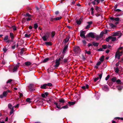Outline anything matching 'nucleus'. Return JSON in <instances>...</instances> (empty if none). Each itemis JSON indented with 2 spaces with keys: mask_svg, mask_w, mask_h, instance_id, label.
<instances>
[{
  "mask_svg": "<svg viewBox=\"0 0 123 123\" xmlns=\"http://www.w3.org/2000/svg\"><path fill=\"white\" fill-rule=\"evenodd\" d=\"M61 18H62L61 17H56L54 18H51L50 19L51 21H53L54 20H59L61 19Z\"/></svg>",
  "mask_w": 123,
  "mask_h": 123,
  "instance_id": "obj_11",
  "label": "nucleus"
},
{
  "mask_svg": "<svg viewBox=\"0 0 123 123\" xmlns=\"http://www.w3.org/2000/svg\"><path fill=\"white\" fill-rule=\"evenodd\" d=\"M85 53L87 54L88 55H90L91 54V52L90 51H87L86 50H85Z\"/></svg>",
  "mask_w": 123,
  "mask_h": 123,
  "instance_id": "obj_37",
  "label": "nucleus"
},
{
  "mask_svg": "<svg viewBox=\"0 0 123 123\" xmlns=\"http://www.w3.org/2000/svg\"><path fill=\"white\" fill-rule=\"evenodd\" d=\"M44 94L45 95H46V96H47L49 94V93L48 92H46L44 93Z\"/></svg>",
  "mask_w": 123,
  "mask_h": 123,
  "instance_id": "obj_64",
  "label": "nucleus"
},
{
  "mask_svg": "<svg viewBox=\"0 0 123 123\" xmlns=\"http://www.w3.org/2000/svg\"><path fill=\"white\" fill-rule=\"evenodd\" d=\"M89 37H91L92 38H95V35L92 32H90L87 35Z\"/></svg>",
  "mask_w": 123,
  "mask_h": 123,
  "instance_id": "obj_8",
  "label": "nucleus"
},
{
  "mask_svg": "<svg viewBox=\"0 0 123 123\" xmlns=\"http://www.w3.org/2000/svg\"><path fill=\"white\" fill-rule=\"evenodd\" d=\"M55 31H53L51 33L52 37H53L55 35Z\"/></svg>",
  "mask_w": 123,
  "mask_h": 123,
  "instance_id": "obj_34",
  "label": "nucleus"
},
{
  "mask_svg": "<svg viewBox=\"0 0 123 123\" xmlns=\"http://www.w3.org/2000/svg\"><path fill=\"white\" fill-rule=\"evenodd\" d=\"M10 36L11 37V39L13 40L14 38V36L13 34L12 33H10Z\"/></svg>",
  "mask_w": 123,
  "mask_h": 123,
  "instance_id": "obj_25",
  "label": "nucleus"
},
{
  "mask_svg": "<svg viewBox=\"0 0 123 123\" xmlns=\"http://www.w3.org/2000/svg\"><path fill=\"white\" fill-rule=\"evenodd\" d=\"M70 37L69 36L67 37L64 40V42L65 43H67Z\"/></svg>",
  "mask_w": 123,
  "mask_h": 123,
  "instance_id": "obj_24",
  "label": "nucleus"
},
{
  "mask_svg": "<svg viewBox=\"0 0 123 123\" xmlns=\"http://www.w3.org/2000/svg\"><path fill=\"white\" fill-rule=\"evenodd\" d=\"M87 23L88 24V25H91L92 24V21H90L88 22Z\"/></svg>",
  "mask_w": 123,
  "mask_h": 123,
  "instance_id": "obj_54",
  "label": "nucleus"
},
{
  "mask_svg": "<svg viewBox=\"0 0 123 123\" xmlns=\"http://www.w3.org/2000/svg\"><path fill=\"white\" fill-rule=\"evenodd\" d=\"M82 42L84 45H85L86 44V42L85 40H82Z\"/></svg>",
  "mask_w": 123,
  "mask_h": 123,
  "instance_id": "obj_47",
  "label": "nucleus"
},
{
  "mask_svg": "<svg viewBox=\"0 0 123 123\" xmlns=\"http://www.w3.org/2000/svg\"><path fill=\"white\" fill-rule=\"evenodd\" d=\"M68 47V46L67 45H66L64 47L63 50L62 52V53H63L64 54L65 53Z\"/></svg>",
  "mask_w": 123,
  "mask_h": 123,
  "instance_id": "obj_17",
  "label": "nucleus"
},
{
  "mask_svg": "<svg viewBox=\"0 0 123 123\" xmlns=\"http://www.w3.org/2000/svg\"><path fill=\"white\" fill-rule=\"evenodd\" d=\"M92 44L95 46H98V43L93 42Z\"/></svg>",
  "mask_w": 123,
  "mask_h": 123,
  "instance_id": "obj_32",
  "label": "nucleus"
},
{
  "mask_svg": "<svg viewBox=\"0 0 123 123\" xmlns=\"http://www.w3.org/2000/svg\"><path fill=\"white\" fill-rule=\"evenodd\" d=\"M89 85L87 84H86L85 86H83L81 87V88L84 90H85L86 89H88L89 88Z\"/></svg>",
  "mask_w": 123,
  "mask_h": 123,
  "instance_id": "obj_12",
  "label": "nucleus"
},
{
  "mask_svg": "<svg viewBox=\"0 0 123 123\" xmlns=\"http://www.w3.org/2000/svg\"><path fill=\"white\" fill-rule=\"evenodd\" d=\"M107 32V30H105V31H102L101 32V33L100 34V35H103L104 34H106Z\"/></svg>",
  "mask_w": 123,
  "mask_h": 123,
  "instance_id": "obj_36",
  "label": "nucleus"
},
{
  "mask_svg": "<svg viewBox=\"0 0 123 123\" xmlns=\"http://www.w3.org/2000/svg\"><path fill=\"white\" fill-rule=\"evenodd\" d=\"M12 28L14 31H15L16 30V27L15 26H12Z\"/></svg>",
  "mask_w": 123,
  "mask_h": 123,
  "instance_id": "obj_50",
  "label": "nucleus"
},
{
  "mask_svg": "<svg viewBox=\"0 0 123 123\" xmlns=\"http://www.w3.org/2000/svg\"><path fill=\"white\" fill-rule=\"evenodd\" d=\"M31 99L30 98H27L26 99V101L29 103H31L32 102L30 101Z\"/></svg>",
  "mask_w": 123,
  "mask_h": 123,
  "instance_id": "obj_35",
  "label": "nucleus"
},
{
  "mask_svg": "<svg viewBox=\"0 0 123 123\" xmlns=\"http://www.w3.org/2000/svg\"><path fill=\"white\" fill-rule=\"evenodd\" d=\"M8 107L10 109H11L12 108V105L10 104H9L8 105Z\"/></svg>",
  "mask_w": 123,
  "mask_h": 123,
  "instance_id": "obj_39",
  "label": "nucleus"
},
{
  "mask_svg": "<svg viewBox=\"0 0 123 123\" xmlns=\"http://www.w3.org/2000/svg\"><path fill=\"white\" fill-rule=\"evenodd\" d=\"M26 16V17H28V18H26V19L27 21L30 20L31 19V15L29 14L28 13H27Z\"/></svg>",
  "mask_w": 123,
  "mask_h": 123,
  "instance_id": "obj_7",
  "label": "nucleus"
},
{
  "mask_svg": "<svg viewBox=\"0 0 123 123\" xmlns=\"http://www.w3.org/2000/svg\"><path fill=\"white\" fill-rule=\"evenodd\" d=\"M105 56H102L99 59V60L101 62H103Z\"/></svg>",
  "mask_w": 123,
  "mask_h": 123,
  "instance_id": "obj_30",
  "label": "nucleus"
},
{
  "mask_svg": "<svg viewBox=\"0 0 123 123\" xmlns=\"http://www.w3.org/2000/svg\"><path fill=\"white\" fill-rule=\"evenodd\" d=\"M54 104L56 106V107L58 109H61V106H60V105L59 106L58 105V103L56 102H54Z\"/></svg>",
  "mask_w": 123,
  "mask_h": 123,
  "instance_id": "obj_15",
  "label": "nucleus"
},
{
  "mask_svg": "<svg viewBox=\"0 0 123 123\" xmlns=\"http://www.w3.org/2000/svg\"><path fill=\"white\" fill-rule=\"evenodd\" d=\"M28 88L29 90L31 92H33L35 90L33 84H30L28 86Z\"/></svg>",
  "mask_w": 123,
  "mask_h": 123,
  "instance_id": "obj_3",
  "label": "nucleus"
},
{
  "mask_svg": "<svg viewBox=\"0 0 123 123\" xmlns=\"http://www.w3.org/2000/svg\"><path fill=\"white\" fill-rule=\"evenodd\" d=\"M41 96L43 98H45V95L44 93L42 94L41 95Z\"/></svg>",
  "mask_w": 123,
  "mask_h": 123,
  "instance_id": "obj_57",
  "label": "nucleus"
},
{
  "mask_svg": "<svg viewBox=\"0 0 123 123\" xmlns=\"http://www.w3.org/2000/svg\"><path fill=\"white\" fill-rule=\"evenodd\" d=\"M111 37V40L112 41H115L117 39V38L116 37H113L112 36Z\"/></svg>",
  "mask_w": 123,
  "mask_h": 123,
  "instance_id": "obj_20",
  "label": "nucleus"
},
{
  "mask_svg": "<svg viewBox=\"0 0 123 123\" xmlns=\"http://www.w3.org/2000/svg\"><path fill=\"white\" fill-rule=\"evenodd\" d=\"M102 47L103 49H106V45H102Z\"/></svg>",
  "mask_w": 123,
  "mask_h": 123,
  "instance_id": "obj_59",
  "label": "nucleus"
},
{
  "mask_svg": "<svg viewBox=\"0 0 123 123\" xmlns=\"http://www.w3.org/2000/svg\"><path fill=\"white\" fill-rule=\"evenodd\" d=\"M103 74V73H102L100 74L99 75V78L100 79H101L102 77V75Z\"/></svg>",
  "mask_w": 123,
  "mask_h": 123,
  "instance_id": "obj_49",
  "label": "nucleus"
},
{
  "mask_svg": "<svg viewBox=\"0 0 123 123\" xmlns=\"http://www.w3.org/2000/svg\"><path fill=\"white\" fill-rule=\"evenodd\" d=\"M113 35L114 36H118L119 37H120L121 36V33L119 31H117L113 33Z\"/></svg>",
  "mask_w": 123,
  "mask_h": 123,
  "instance_id": "obj_5",
  "label": "nucleus"
},
{
  "mask_svg": "<svg viewBox=\"0 0 123 123\" xmlns=\"http://www.w3.org/2000/svg\"><path fill=\"white\" fill-rule=\"evenodd\" d=\"M46 84L47 85V86H52V84L50 83H49L47 84Z\"/></svg>",
  "mask_w": 123,
  "mask_h": 123,
  "instance_id": "obj_42",
  "label": "nucleus"
},
{
  "mask_svg": "<svg viewBox=\"0 0 123 123\" xmlns=\"http://www.w3.org/2000/svg\"><path fill=\"white\" fill-rule=\"evenodd\" d=\"M123 87L122 86H118L117 87V89L119 90H121L122 88H123Z\"/></svg>",
  "mask_w": 123,
  "mask_h": 123,
  "instance_id": "obj_38",
  "label": "nucleus"
},
{
  "mask_svg": "<svg viewBox=\"0 0 123 123\" xmlns=\"http://www.w3.org/2000/svg\"><path fill=\"white\" fill-rule=\"evenodd\" d=\"M123 49V47H120L118 49L115 55L116 58H117L118 59H120V56L122 55L123 54V52L122 50Z\"/></svg>",
  "mask_w": 123,
  "mask_h": 123,
  "instance_id": "obj_1",
  "label": "nucleus"
},
{
  "mask_svg": "<svg viewBox=\"0 0 123 123\" xmlns=\"http://www.w3.org/2000/svg\"><path fill=\"white\" fill-rule=\"evenodd\" d=\"M115 72L117 73H118L119 70H115Z\"/></svg>",
  "mask_w": 123,
  "mask_h": 123,
  "instance_id": "obj_62",
  "label": "nucleus"
},
{
  "mask_svg": "<svg viewBox=\"0 0 123 123\" xmlns=\"http://www.w3.org/2000/svg\"><path fill=\"white\" fill-rule=\"evenodd\" d=\"M68 104L67 105L63 106H62L61 108V109H67L68 108Z\"/></svg>",
  "mask_w": 123,
  "mask_h": 123,
  "instance_id": "obj_28",
  "label": "nucleus"
},
{
  "mask_svg": "<svg viewBox=\"0 0 123 123\" xmlns=\"http://www.w3.org/2000/svg\"><path fill=\"white\" fill-rule=\"evenodd\" d=\"M82 20V19L81 18L77 20L76 21L77 23L78 24H80L81 23Z\"/></svg>",
  "mask_w": 123,
  "mask_h": 123,
  "instance_id": "obj_21",
  "label": "nucleus"
},
{
  "mask_svg": "<svg viewBox=\"0 0 123 123\" xmlns=\"http://www.w3.org/2000/svg\"><path fill=\"white\" fill-rule=\"evenodd\" d=\"M75 102H70L69 101L68 102V104H69L70 106L72 105H73L75 104Z\"/></svg>",
  "mask_w": 123,
  "mask_h": 123,
  "instance_id": "obj_14",
  "label": "nucleus"
},
{
  "mask_svg": "<svg viewBox=\"0 0 123 123\" xmlns=\"http://www.w3.org/2000/svg\"><path fill=\"white\" fill-rule=\"evenodd\" d=\"M49 60V58H47L44 59L43 61V62L44 63L48 61Z\"/></svg>",
  "mask_w": 123,
  "mask_h": 123,
  "instance_id": "obj_31",
  "label": "nucleus"
},
{
  "mask_svg": "<svg viewBox=\"0 0 123 123\" xmlns=\"http://www.w3.org/2000/svg\"><path fill=\"white\" fill-rule=\"evenodd\" d=\"M117 78L116 77H114L111 79L112 81L113 82H115L116 81Z\"/></svg>",
  "mask_w": 123,
  "mask_h": 123,
  "instance_id": "obj_26",
  "label": "nucleus"
},
{
  "mask_svg": "<svg viewBox=\"0 0 123 123\" xmlns=\"http://www.w3.org/2000/svg\"><path fill=\"white\" fill-rule=\"evenodd\" d=\"M110 25L111 27L112 28H114L116 27V26L115 25L111 23L110 24Z\"/></svg>",
  "mask_w": 123,
  "mask_h": 123,
  "instance_id": "obj_27",
  "label": "nucleus"
},
{
  "mask_svg": "<svg viewBox=\"0 0 123 123\" xmlns=\"http://www.w3.org/2000/svg\"><path fill=\"white\" fill-rule=\"evenodd\" d=\"M96 36V39H99L100 38V37L99 36H98V35Z\"/></svg>",
  "mask_w": 123,
  "mask_h": 123,
  "instance_id": "obj_63",
  "label": "nucleus"
},
{
  "mask_svg": "<svg viewBox=\"0 0 123 123\" xmlns=\"http://www.w3.org/2000/svg\"><path fill=\"white\" fill-rule=\"evenodd\" d=\"M47 85L46 84H44L42 85H41L40 88L42 89H46V88Z\"/></svg>",
  "mask_w": 123,
  "mask_h": 123,
  "instance_id": "obj_13",
  "label": "nucleus"
},
{
  "mask_svg": "<svg viewBox=\"0 0 123 123\" xmlns=\"http://www.w3.org/2000/svg\"><path fill=\"white\" fill-rule=\"evenodd\" d=\"M85 31H83L80 32V36L83 38H85L86 37L85 35Z\"/></svg>",
  "mask_w": 123,
  "mask_h": 123,
  "instance_id": "obj_6",
  "label": "nucleus"
},
{
  "mask_svg": "<svg viewBox=\"0 0 123 123\" xmlns=\"http://www.w3.org/2000/svg\"><path fill=\"white\" fill-rule=\"evenodd\" d=\"M7 94L5 91L3 93V95L4 97H6Z\"/></svg>",
  "mask_w": 123,
  "mask_h": 123,
  "instance_id": "obj_33",
  "label": "nucleus"
},
{
  "mask_svg": "<svg viewBox=\"0 0 123 123\" xmlns=\"http://www.w3.org/2000/svg\"><path fill=\"white\" fill-rule=\"evenodd\" d=\"M3 50L5 52H6V51L7 49L6 48L4 47L3 49Z\"/></svg>",
  "mask_w": 123,
  "mask_h": 123,
  "instance_id": "obj_52",
  "label": "nucleus"
},
{
  "mask_svg": "<svg viewBox=\"0 0 123 123\" xmlns=\"http://www.w3.org/2000/svg\"><path fill=\"white\" fill-rule=\"evenodd\" d=\"M110 19L111 20H114L116 21H118L120 20V18L118 17L113 18L111 17L110 18Z\"/></svg>",
  "mask_w": 123,
  "mask_h": 123,
  "instance_id": "obj_9",
  "label": "nucleus"
},
{
  "mask_svg": "<svg viewBox=\"0 0 123 123\" xmlns=\"http://www.w3.org/2000/svg\"><path fill=\"white\" fill-rule=\"evenodd\" d=\"M49 37V35H45L43 37H42L44 41H47V38H48Z\"/></svg>",
  "mask_w": 123,
  "mask_h": 123,
  "instance_id": "obj_10",
  "label": "nucleus"
},
{
  "mask_svg": "<svg viewBox=\"0 0 123 123\" xmlns=\"http://www.w3.org/2000/svg\"><path fill=\"white\" fill-rule=\"evenodd\" d=\"M19 104H18L16 105L15 106V108H18L19 106Z\"/></svg>",
  "mask_w": 123,
  "mask_h": 123,
  "instance_id": "obj_60",
  "label": "nucleus"
},
{
  "mask_svg": "<svg viewBox=\"0 0 123 123\" xmlns=\"http://www.w3.org/2000/svg\"><path fill=\"white\" fill-rule=\"evenodd\" d=\"M19 96L20 97H21L23 96V94L22 93L19 92Z\"/></svg>",
  "mask_w": 123,
  "mask_h": 123,
  "instance_id": "obj_58",
  "label": "nucleus"
},
{
  "mask_svg": "<svg viewBox=\"0 0 123 123\" xmlns=\"http://www.w3.org/2000/svg\"><path fill=\"white\" fill-rule=\"evenodd\" d=\"M116 82L118 83V84L119 83H120L121 82V80L120 79H118L117 80H116Z\"/></svg>",
  "mask_w": 123,
  "mask_h": 123,
  "instance_id": "obj_51",
  "label": "nucleus"
},
{
  "mask_svg": "<svg viewBox=\"0 0 123 123\" xmlns=\"http://www.w3.org/2000/svg\"><path fill=\"white\" fill-rule=\"evenodd\" d=\"M12 81V79H9L7 81V83H10Z\"/></svg>",
  "mask_w": 123,
  "mask_h": 123,
  "instance_id": "obj_48",
  "label": "nucleus"
},
{
  "mask_svg": "<svg viewBox=\"0 0 123 123\" xmlns=\"http://www.w3.org/2000/svg\"><path fill=\"white\" fill-rule=\"evenodd\" d=\"M18 65H16L15 66L14 68V69H17L18 68Z\"/></svg>",
  "mask_w": 123,
  "mask_h": 123,
  "instance_id": "obj_61",
  "label": "nucleus"
},
{
  "mask_svg": "<svg viewBox=\"0 0 123 123\" xmlns=\"http://www.w3.org/2000/svg\"><path fill=\"white\" fill-rule=\"evenodd\" d=\"M9 72L11 73H15L17 72V70H9Z\"/></svg>",
  "mask_w": 123,
  "mask_h": 123,
  "instance_id": "obj_18",
  "label": "nucleus"
},
{
  "mask_svg": "<svg viewBox=\"0 0 123 123\" xmlns=\"http://www.w3.org/2000/svg\"><path fill=\"white\" fill-rule=\"evenodd\" d=\"M68 61V60L66 59H63V61L64 63H66Z\"/></svg>",
  "mask_w": 123,
  "mask_h": 123,
  "instance_id": "obj_53",
  "label": "nucleus"
},
{
  "mask_svg": "<svg viewBox=\"0 0 123 123\" xmlns=\"http://www.w3.org/2000/svg\"><path fill=\"white\" fill-rule=\"evenodd\" d=\"M59 102H60V103H65V100L63 98H62L61 99H60L59 100Z\"/></svg>",
  "mask_w": 123,
  "mask_h": 123,
  "instance_id": "obj_22",
  "label": "nucleus"
},
{
  "mask_svg": "<svg viewBox=\"0 0 123 123\" xmlns=\"http://www.w3.org/2000/svg\"><path fill=\"white\" fill-rule=\"evenodd\" d=\"M100 0H94V1H92V3L93 4V5H95V1H96V2L98 3L99 2V1Z\"/></svg>",
  "mask_w": 123,
  "mask_h": 123,
  "instance_id": "obj_29",
  "label": "nucleus"
},
{
  "mask_svg": "<svg viewBox=\"0 0 123 123\" xmlns=\"http://www.w3.org/2000/svg\"><path fill=\"white\" fill-rule=\"evenodd\" d=\"M74 51L76 53H79L81 51V49L78 46H75L74 48Z\"/></svg>",
  "mask_w": 123,
  "mask_h": 123,
  "instance_id": "obj_4",
  "label": "nucleus"
},
{
  "mask_svg": "<svg viewBox=\"0 0 123 123\" xmlns=\"http://www.w3.org/2000/svg\"><path fill=\"white\" fill-rule=\"evenodd\" d=\"M119 62H118L116 64V66L117 67L115 69H119V68H120Z\"/></svg>",
  "mask_w": 123,
  "mask_h": 123,
  "instance_id": "obj_16",
  "label": "nucleus"
},
{
  "mask_svg": "<svg viewBox=\"0 0 123 123\" xmlns=\"http://www.w3.org/2000/svg\"><path fill=\"white\" fill-rule=\"evenodd\" d=\"M101 62L100 61H99L97 63V65H99L101 64Z\"/></svg>",
  "mask_w": 123,
  "mask_h": 123,
  "instance_id": "obj_55",
  "label": "nucleus"
},
{
  "mask_svg": "<svg viewBox=\"0 0 123 123\" xmlns=\"http://www.w3.org/2000/svg\"><path fill=\"white\" fill-rule=\"evenodd\" d=\"M8 39V36L7 35H6V36L4 38V40H7Z\"/></svg>",
  "mask_w": 123,
  "mask_h": 123,
  "instance_id": "obj_43",
  "label": "nucleus"
},
{
  "mask_svg": "<svg viewBox=\"0 0 123 123\" xmlns=\"http://www.w3.org/2000/svg\"><path fill=\"white\" fill-rule=\"evenodd\" d=\"M111 37H108V38H107L106 39V40L107 42L109 41L110 40H111Z\"/></svg>",
  "mask_w": 123,
  "mask_h": 123,
  "instance_id": "obj_41",
  "label": "nucleus"
},
{
  "mask_svg": "<svg viewBox=\"0 0 123 123\" xmlns=\"http://www.w3.org/2000/svg\"><path fill=\"white\" fill-rule=\"evenodd\" d=\"M38 26L37 24L35 23L34 25V28L35 29H36L37 28Z\"/></svg>",
  "mask_w": 123,
  "mask_h": 123,
  "instance_id": "obj_40",
  "label": "nucleus"
},
{
  "mask_svg": "<svg viewBox=\"0 0 123 123\" xmlns=\"http://www.w3.org/2000/svg\"><path fill=\"white\" fill-rule=\"evenodd\" d=\"M63 58H59L58 59L56 60L55 61V67L56 68L58 67L60 64V62L62 59Z\"/></svg>",
  "mask_w": 123,
  "mask_h": 123,
  "instance_id": "obj_2",
  "label": "nucleus"
},
{
  "mask_svg": "<svg viewBox=\"0 0 123 123\" xmlns=\"http://www.w3.org/2000/svg\"><path fill=\"white\" fill-rule=\"evenodd\" d=\"M99 79V78L98 77L97 78H94V80L95 82Z\"/></svg>",
  "mask_w": 123,
  "mask_h": 123,
  "instance_id": "obj_45",
  "label": "nucleus"
},
{
  "mask_svg": "<svg viewBox=\"0 0 123 123\" xmlns=\"http://www.w3.org/2000/svg\"><path fill=\"white\" fill-rule=\"evenodd\" d=\"M14 109L13 108H12V109L11 110V111L10 112V115H11L12 114L14 111Z\"/></svg>",
  "mask_w": 123,
  "mask_h": 123,
  "instance_id": "obj_44",
  "label": "nucleus"
},
{
  "mask_svg": "<svg viewBox=\"0 0 123 123\" xmlns=\"http://www.w3.org/2000/svg\"><path fill=\"white\" fill-rule=\"evenodd\" d=\"M110 77V75H108L105 78V80H108L109 79V78Z\"/></svg>",
  "mask_w": 123,
  "mask_h": 123,
  "instance_id": "obj_46",
  "label": "nucleus"
},
{
  "mask_svg": "<svg viewBox=\"0 0 123 123\" xmlns=\"http://www.w3.org/2000/svg\"><path fill=\"white\" fill-rule=\"evenodd\" d=\"M90 25H88L86 27V29H87L89 28L90 27Z\"/></svg>",
  "mask_w": 123,
  "mask_h": 123,
  "instance_id": "obj_56",
  "label": "nucleus"
},
{
  "mask_svg": "<svg viewBox=\"0 0 123 123\" xmlns=\"http://www.w3.org/2000/svg\"><path fill=\"white\" fill-rule=\"evenodd\" d=\"M32 63L29 62H27L25 63V65L26 66H28L30 65H31Z\"/></svg>",
  "mask_w": 123,
  "mask_h": 123,
  "instance_id": "obj_19",
  "label": "nucleus"
},
{
  "mask_svg": "<svg viewBox=\"0 0 123 123\" xmlns=\"http://www.w3.org/2000/svg\"><path fill=\"white\" fill-rule=\"evenodd\" d=\"M45 43L47 46L51 45H52V43L49 42H45Z\"/></svg>",
  "mask_w": 123,
  "mask_h": 123,
  "instance_id": "obj_23",
  "label": "nucleus"
}]
</instances>
